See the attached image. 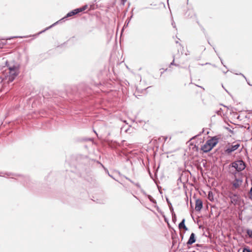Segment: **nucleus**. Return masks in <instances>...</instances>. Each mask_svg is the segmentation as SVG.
<instances>
[{
  "mask_svg": "<svg viewBox=\"0 0 252 252\" xmlns=\"http://www.w3.org/2000/svg\"><path fill=\"white\" fill-rule=\"evenodd\" d=\"M129 20L128 21L127 23H126L125 24V26H127L129 23Z\"/></svg>",
  "mask_w": 252,
  "mask_h": 252,
  "instance_id": "nucleus-31",
  "label": "nucleus"
},
{
  "mask_svg": "<svg viewBox=\"0 0 252 252\" xmlns=\"http://www.w3.org/2000/svg\"><path fill=\"white\" fill-rule=\"evenodd\" d=\"M196 250L197 251H198L199 250V248H202V247H204V246L202 245H200V244H197L196 245Z\"/></svg>",
  "mask_w": 252,
  "mask_h": 252,
  "instance_id": "nucleus-20",
  "label": "nucleus"
},
{
  "mask_svg": "<svg viewBox=\"0 0 252 252\" xmlns=\"http://www.w3.org/2000/svg\"><path fill=\"white\" fill-rule=\"evenodd\" d=\"M19 73V70L9 71V75L6 78V79H7V82L9 83L13 82L15 78L18 75Z\"/></svg>",
  "mask_w": 252,
  "mask_h": 252,
  "instance_id": "nucleus-3",
  "label": "nucleus"
},
{
  "mask_svg": "<svg viewBox=\"0 0 252 252\" xmlns=\"http://www.w3.org/2000/svg\"><path fill=\"white\" fill-rule=\"evenodd\" d=\"M242 180L240 179L235 178L234 182L233 183V187L235 189L238 188L242 184Z\"/></svg>",
  "mask_w": 252,
  "mask_h": 252,
  "instance_id": "nucleus-9",
  "label": "nucleus"
},
{
  "mask_svg": "<svg viewBox=\"0 0 252 252\" xmlns=\"http://www.w3.org/2000/svg\"><path fill=\"white\" fill-rule=\"evenodd\" d=\"M87 7H88L87 5H84L83 6H82V7L77 8V10H79L78 12H79V13H80V12H83V11L86 10V8H87Z\"/></svg>",
  "mask_w": 252,
  "mask_h": 252,
  "instance_id": "nucleus-16",
  "label": "nucleus"
},
{
  "mask_svg": "<svg viewBox=\"0 0 252 252\" xmlns=\"http://www.w3.org/2000/svg\"><path fill=\"white\" fill-rule=\"evenodd\" d=\"M125 178L126 180H127L128 181H129V182H130L131 183H132V184H134V182H133V181H132L131 180H130L129 178L126 177V176L125 177Z\"/></svg>",
  "mask_w": 252,
  "mask_h": 252,
  "instance_id": "nucleus-22",
  "label": "nucleus"
},
{
  "mask_svg": "<svg viewBox=\"0 0 252 252\" xmlns=\"http://www.w3.org/2000/svg\"><path fill=\"white\" fill-rule=\"evenodd\" d=\"M222 111V109L221 108H220V109L219 110H218L216 111V113L218 115H220L221 116V112Z\"/></svg>",
  "mask_w": 252,
  "mask_h": 252,
  "instance_id": "nucleus-21",
  "label": "nucleus"
},
{
  "mask_svg": "<svg viewBox=\"0 0 252 252\" xmlns=\"http://www.w3.org/2000/svg\"><path fill=\"white\" fill-rule=\"evenodd\" d=\"M137 188H138L139 189H141V186L140 185V184L139 183H134V184Z\"/></svg>",
  "mask_w": 252,
  "mask_h": 252,
  "instance_id": "nucleus-24",
  "label": "nucleus"
},
{
  "mask_svg": "<svg viewBox=\"0 0 252 252\" xmlns=\"http://www.w3.org/2000/svg\"><path fill=\"white\" fill-rule=\"evenodd\" d=\"M235 74H237V75H238V74H238V73H235ZM239 74H240V75H242V76H243V77L246 79L245 76L243 74H242V73H240Z\"/></svg>",
  "mask_w": 252,
  "mask_h": 252,
  "instance_id": "nucleus-32",
  "label": "nucleus"
},
{
  "mask_svg": "<svg viewBox=\"0 0 252 252\" xmlns=\"http://www.w3.org/2000/svg\"><path fill=\"white\" fill-rule=\"evenodd\" d=\"M240 144L239 143H236L234 145H231L225 150V152L227 154L229 155L232 152H234L235 150H236L240 147Z\"/></svg>",
  "mask_w": 252,
  "mask_h": 252,
  "instance_id": "nucleus-5",
  "label": "nucleus"
},
{
  "mask_svg": "<svg viewBox=\"0 0 252 252\" xmlns=\"http://www.w3.org/2000/svg\"><path fill=\"white\" fill-rule=\"evenodd\" d=\"M213 48H214V50H215L214 47ZM215 52L216 53H217L216 50H215Z\"/></svg>",
  "mask_w": 252,
  "mask_h": 252,
  "instance_id": "nucleus-41",
  "label": "nucleus"
},
{
  "mask_svg": "<svg viewBox=\"0 0 252 252\" xmlns=\"http://www.w3.org/2000/svg\"><path fill=\"white\" fill-rule=\"evenodd\" d=\"M228 71V70H227V71H223V73H226Z\"/></svg>",
  "mask_w": 252,
  "mask_h": 252,
  "instance_id": "nucleus-38",
  "label": "nucleus"
},
{
  "mask_svg": "<svg viewBox=\"0 0 252 252\" xmlns=\"http://www.w3.org/2000/svg\"><path fill=\"white\" fill-rule=\"evenodd\" d=\"M176 43H178V41H176Z\"/></svg>",
  "mask_w": 252,
  "mask_h": 252,
  "instance_id": "nucleus-42",
  "label": "nucleus"
},
{
  "mask_svg": "<svg viewBox=\"0 0 252 252\" xmlns=\"http://www.w3.org/2000/svg\"><path fill=\"white\" fill-rule=\"evenodd\" d=\"M166 200L168 205V206H169V209L170 210L172 215L173 216H175V213L174 212V209L172 207L171 203L170 202V201H169V200L168 198H166Z\"/></svg>",
  "mask_w": 252,
  "mask_h": 252,
  "instance_id": "nucleus-12",
  "label": "nucleus"
},
{
  "mask_svg": "<svg viewBox=\"0 0 252 252\" xmlns=\"http://www.w3.org/2000/svg\"><path fill=\"white\" fill-rule=\"evenodd\" d=\"M177 181L181 182V177L179 178Z\"/></svg>",
  "mask_w": 252,
  "mask_h": 252,
  "instance_id": "nucleus-35",
  "label": "nucleus"
},
{
  "mask_svg": "<svg viewBox=\"0 0 252 252\" xmlns=\"http://www.w3.org/2000/svg\"><path fill=\"white\" fill-rule=\"evenodd\" d=\"M252 193V187L250 190L249 193Z\"/></svg>",
  "mask_w": 252,
  "mask_h": 252,
  "instance_id": "nucleus-30",
  "label": "nucleus"
},
{
  "mask_svg": "<svg viewBox=\"0 0 252 252\" xmlns=\"http://www.w3.org/2000/svg\"><path fill=\"white\" fill-rule=\"evenodd\" d=\"M6 65L8 67L9 71H14L16 70H19V65L14 64L13 65H9L8 64V62H6Z\"/></svg>",
  "mask_w": 252,
  "mask_h": 252,
  "instance_id": "nucleus-10",
  "label": "nucleus"
},
{
  "mask_svg": "<svg viewBox=\"0 0 252 252\" xmlns=\"http://www.w3.org/2000/svg\"><path fill=\"white\" fill-rule=\"evenodd\" d=\"M172 25L173 26V28H176V25H175V23H174V21H173L172 22Z\"/></svg>",
  "mask_w": 252,
  "mask_h": 252,
  "instance_id": "nucleus-27",
  "label": "nucleus"
},
{
  "mask_svg": "<svg viewBox=\"0 0 252 252\" xmlns=\"http://www.w3.org/2000/svg\"><path fill=\"white\" fill-rule=\"evenodd\" d=\"M248 84H249L250 85V86H252V85H251V84H250L249 83H248Z\"/></svg>",
  "mask_w": 252,
  "mask_h": 252,
  "instance_id": "nucleus-43",
  "label": "nucleus"
},
{
  "mask_svg": "<svg viewBox=\"0 0 252 252\" xmlns=\"http://www.w3.org/2000/svg\"><path fill=\"white\" fill-rule=\"evenodd\" d=\"M16 37L23 38L22 36H14V37H13L9 38L8 39H12L13 38H16Z\"/></svg>",
  "mask_w": 252,
  "mask_h": 252,
  "instance_id": "nucleus-28",
  "label": "nucleus"
},
{
  "mask_svg": "<svg viewBox=\"0 0 252 252\" xmlns=\"http://www.w3.org/2000/svg\"><path fill=\"white\" fill-rule=\"evenodd\" d=\"M196 241V237L194 233H191L190 234L189 238L185 246H186L188 247V249H190V247H189L190 245L194 243Z\"/></svg>",
  "mask_w": 252,
  "mask_h": 252,
  "instance_id": "nucleus-6",
  "label": "nucleus"
},
{
  "mask_svg": "<svg viewBox=\"0 0 252 252\" xmlns=\"http://www.w3.org/2000/svg\"><path fill=\"white\" fill-rule=\"evenodd\" d=\"M226 128L229 131V132H230L231 133H234L233 131L232 130H231V129H229L228 127H226Z\"/></svg>",
  "mask_w": 252,
  "mask_h": 252,
  "instance_id": "nucleus-26",
  "label": "nucleus"
},
{
  "mask_svg": "<svg viewBox=\"0 0 252 252\" xmlns=\"http://www.w3.org/2000/svg\"><path fill=\"white\" fill-rule=\"evenodd\" d=\"M250 198L252 200V193H250Z\"/></svg>",
  "mask_w": 252,
  "mask_h": 252,
  "instance_id": "nucleus-33",
  "label": "nucleus"
},
{
  "mask_svg": "<svg viewBox=\"0 0 252 252\" xmlns=\"http://www.w3.org/2000/svg\"><path fill=\"white\" fill-rule=\"evenodd\" d=\"M201 150H202L204 153H206L210 152L212 149L210 148L209 145L207 144V142H206L205 144L201 147Z\"/></svg>",
  "mask_w": 252,
  "mask_h": 252,
  "instance_id": "nucleus-11",
  "label": "nucleus"
},
{
  "mask_svg": "<svg viewBox=\"0 0 252 252\" xmlns=\"http://www.w3.org/2000/svg\"><path fill=\"white\" fill-rule=\"evenodd\" d=\"M179 228H184L185 230H188V228L186 227L185 225V219H183L182 220L179 224Z\"/></svg>",
  "mask_w": 252,
  "mask_h": 252,
  "instance_id": "nucleus-13",
  "label": "nucleus"
},
{
  "mask_svg": "<svg viewBox=\"0 0 252 252\" xmlns=\"http://www.w3.org/2000/svg\"><path fill=\"white\" fill-rule=\"evenodd\" d=\"M203 207V202L201 199H197L195 200V209L196 211L199 212Z\"/></svg>",
  "mask_w": 252,
  "mask_h": 252,
  "instance_id": "nucleus-8",
  "label": "nucleus"
},
{
  "mask_svg": "<svg viewBox=\"0 0 252 252\" xmlns=\"http://www.w3.org/2000/svg\"><path fill=\"white\" fill-rule=\"evenodd\" d=\"M224 90L229 94H230L227 91V90H226L225 89H224Z\"/></svg>",
  "mask_w": 252,
  "mask_h": 252,
  "instance_id": "nucleus-37",
  "label": "nucleus"
},
{
  "mask_svg": "<svg viewBox=\"0 0 252 252\" xmlns=\"http://www.w3.org/2000/svg\"><path fill=\"white\" fill-rule=\"evenodd\" d=\"M182 252H187V251H185L183 249Z\"/></svg>",
  "mask_w": 252,
  "mask_h": 252,
  "instance_id": "nucleus-39",
  "label": "nucleus"
},
{
  "mask_svg": "<svg viewBox=\"0 0 252 252\" xmlns=\"http://www.w3.org/2000/svg\"><path fill=\"white\" fill-rule=\"evenodd\" d=\"M173 60L172 62L170 63L169 66V67H171V66L172 65H175V64L176 63H175V56H173Z\"/></svg>",
  "mask_w": 252,
  "mask_h": 252,
  "instance_id": "nucleus-18",
  "label": "nucleus"
},
{
  "mask_svg": "<svg viewBox=\"0 0 252 252\" xmlns=\"http://www.w3.org/2000/svg\"><path fill=\"white\" fill-rule=\"evenodd\" d=\"M243 252H251V251L250 249L247 247L243 249Z\"/></svg>",
  "mask_w": 252,
  "mask_h": 252,
  "instance_id": "nucleus-19",
  "label": "nucleus"
},
{
  "mask_svg": "<svg viewBox=\"0 0 252 252\" xmlns=\"http://www.w3.org/2000/svg\"><path fill=\"white\" fill-rule=\"evenodd\" d=\"M172 219H173V220L174 221V220H176V215L175 214V216H173L172 215Z\"/></svg>",
  "mask_w": 252,
  "mask_h": 252,
  "instance_id": "nucleus-29",
  "label": "nucleus"
},
{
  "mask_svg": "<svg viewBox=\"0 0 252 252\" xmlns=\"http://www.w3.org/2000/svg\"><path fill=\"white\" fill-rule=\"evenodd\" d=\"M172 247H174L175 244L177 243V238H176L173 234L172 235Z\"/></svg>",
  "mask_w": 252,
  "mask_h": 252,
  "instance_id": "nucleus-14",
  "label": "nucleus"
},
{
  "mask_svg": "<svg viewBox=\"0 0 252 252\" xmlns=\"http://www.w3.org/2000/svg\"><path fill=\"white\" fill-rule=\"evenodd\" d=\"M219 58L220 59L221 64H223L225 68H227L226 66L223 64V60H222V59L220 57H219Z\"/></svg>",
  "mask_w": 252,
  "mask_h": 252,
  "instance_id": "nucleus-23",
  "label": "nucleus"
},
{
  "mask_svg": "<svg viewBox=\"0 0 252 252\" xmlns=\"http://www.w3.org/2000/svg\"><path fill=\"white\" fill-rule=\"evenodd\" d=\"M219 139L217 136H213L211 139H208L206 142L209 145L210 148L212 149L218 143Z\"/></svg>",
  "mask_w": 252,
  "mask_h": 252,
  "instance_id": "nucleus-4",
  "label": "nucleus"
},
{
  "mask_svg": "<svg viewBox=\"0 0 252 252\" xmlns=\"http://www.w3.org/2000/svg\"><path fill=\"white\" fill-rule=\"evenodd\" d=\"M142 192H143V193H144V194H146V193H145L144 191H142Z\"/></svg>",
  "mask_w": 252,
  "mask_h": 252,
  "instance_id": "nucleus-40",
  "label": "nucleus"
},
{
  "mask_svg": "<svg viewBox=\"0 0 252 252\" xmlns=\"http://www.w3.org/2000/svg\"><path fill=\"white\" fill-rule=\"evenodd\" d=\"M230 167L235 168L237 172H240L245 169L246 164L242 160H238L232 162L229 165Z\"/></svg>",
  "mask_w": 252,
  "mask_h": 252,
  "instance_id": "nucleus-2",
  "label": "nucleus"
},
{
  "mask_svg": "<svg viewBox=\"0 0 252 252\" xmlns=\"http://www.w3.org/2000/svg\"><path fill=\"white\" fill-rule=\"evenodd\" d=\"M147 197L151 202H152L154 204L157 203L156 200L155 199H154L151 195H147Z\"/></svg>",
  "mask_w": 252,
  "mask_h": 252,
  "instance_id": "nucleus-15",
  "label": "nucleus"
},
{
  "mask_svg": "<svg viewBox=\"0 0 252 252\" xmlns=\"http://www.w3.org/2000/svg\"><path fill=\"white\" fill-rule=\"evenodd\" d=\"M175 66H178V67H180L179 64L178 63H175Z\"/></svg>",
  "mask_w": 252,
  "mask_h": 252,
  "instance_id": "nucleus-34",
  "label": "nucleus"
},
{
  "mask_svg": "<svg viewBox=\"0 0 252 252\" xmlns=\"http://www.w3.org/2000/svg\"><path fill=\"white\" fill-rule=\"evenodd\" d=\"M149 174H150V175L151 176V178H152L153 179V177L152 176V174H151V173H150V171H149Z\"/></svg>",
  "mask_w": 252,
  "mask_h": 252,
  "instance_id": "nucleus-36",
  "label": "nucleus"
},
{
  "mask_svg": "<svg viewBox=\"0 0 252 252\" xmlns=\"http://www.w3.org/2000/svg\"><path fill=\"white\" fill-rule=\"evenodd\" d=\"M228 197L230 199L231 203L232 204H236L239 201V197L235 193L230 192L228 195Z\"/></svg>",
  "mask_w": 252,
  "mask_h": 252,
  "instance_id": "nucleus-7",
  "label": "nucleus"
},
{
  "mask_svg": "<svg viewBox=\"0 0 252 252\" xmlns=\"http://www.w3.org/2000/svg\"><path fill=\"white\" fill-rule=\"evenodd\" d=\"M126 1V0H121V3L124 5L125 4Z\"/></svg>",
  "mask_w": 252,
  "mask_h": 252,
  "instance_id": "nucleus-25",
  "label": "nucleus"
},
{
  "mask_svg": "<svg viewBox=\"0 0 252 252\" xmlns=\"http://www.w3.org/2000/svg\"><path fill=\"white\" fill-rule=\"evenodd\" d=\"M246 232L249 236V237L251 238H252V230L250 229H247L246 230Z\"/></svg>",
  "mask_w": 252,
  "mask_h": 252,
  "instance_id": "nucleus-17",
  "label": "nucleus"
},
{
  "mask_svg": "<svg viewBox=\"0 0 252 252\" xmlns=\"http://www.w3.org/2000/svg\"><path fill=\"white\" fill-rule=\"evenodd\" d=\"M79 10H77V8L70 11L69 12H68L65 16H64L63 18L62 19H61V20H60L59 21L55 22V23H54L53 24H52V25H51L50 26L46 28L45 30L40 32H38L37 33L38 35H39V34L44 32L45 31H46V30H49V29L51 28L52 27H53V26H54L55 25H56L57 24H58L60 21H62V20H63L64 19L67 18H68V17H71V16H74L78 13L79 12H78Z\"/></svg>",
  "mask_w": 252,
  "mask_h": 252,
  "instance_id": "nucleus-1",
  "label": "nucleus"
}]
</instances>
